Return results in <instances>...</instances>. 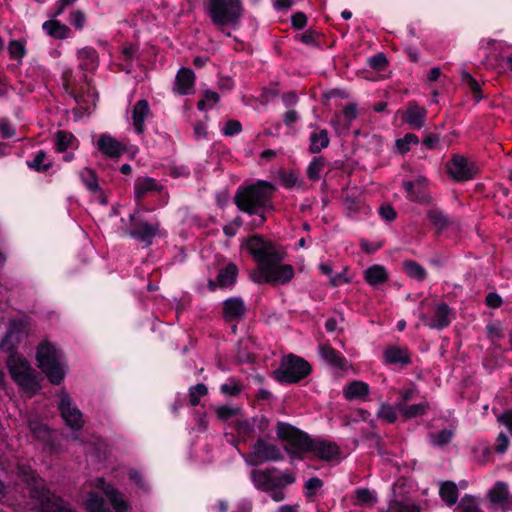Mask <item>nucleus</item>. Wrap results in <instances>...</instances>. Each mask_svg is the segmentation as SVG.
<instances>
[{
    "instance_id": "1",
    "label": "nucleus",
    "mask_w": 512,
    "mask_h": 512,
    "mask_svg": "<svg viewBox=\"0 0 512 512\" xmlns=\"http://www.w3.org/2000/svg\"><path fill=\"white\" fill-rule=\"evenodd\" d=\"M246 246L258 263L250 273L255 283L284 284L293 278L292 266L281 264L283 254L276 250L272 242L264 240L261 235H253L246 240Z\"/></svg>"
},
{
    "instance_id": "2",
    "label": "nucleus",
    "mask_w": 512,
    "mask_h": 512,
    "mask_svg": "<svg viewBox=\"0 0 512 512\" xmlns=\"http://www.w3.org/2000/svg\"><path fill=\"white\" fill-rule=\"evenodd\" d=\"M28 496L39 502L41 512H74L61 498L45 489L44 481L26 464H18L15 471Z\"/></svg>"
},
{
    "instance_id": "3",
    "label": "nucleus",
    "mask_w": 512,
    "mask_h": 512,
    "mask_svg": "<svg viewBox=\"0 0 512 512\" xmlns=\"http://www.w3.org/2000/svg\"><path fill=\"white\" fill-rule=\"evenodd\" d=\"M275 187L266 181H258L238 192L235 196L237 207L249 214H256L258 209L266 207L272 198Z\"/></svg>"
},
{
    "instance_id": "4",
    "label": "nucleus",
    "mask_w": 512,
    "mask_h": 512,
    "mask_svg": "<svg viewBox=\"0 0 512 512\" xmlns=\"http://www.w3.org/2000/svg\"><path fill=\"white\" fill-rule=\"evenodd\" d=\"M311 372V365L303 358L289 354L281 359L278 369L273 372L276 380L281 383H298Z\"/></svg>"
},
{
    "instance_id": "5",
    "label": "nucleus",
    "mask_w": 512,
    "mask_h": 512,
    "mask_svg": "<svg viewBox=\"0 0 512 512\" xmlns=\"http://www.w3.org/2000/svg\"><path fill=\"white\" fill-rule=\"evenodd\" d=\"M240 0H210L208 11L216 25L236 24L242 15Z\"/></svg>"
},
{
    "instance_id": "6",
    "label": "nucleus",
    "mask_w": 512,
    "mask_h": 512,
    "mask_svg": "<svg viewBox=\"0 0 512 512\" xmlns=\"http://www.w3.org/2000/svg\"><path fill=\"white\" fill-rule=\"evenodd\" d=\"M277 435L280 439L288 442L289 446H286V451L295 455L302 452H311L314 440L310 439L309 436L300 431L299 429L286 423H278Z\"/></svg>"
},
{
    "instance_id": "7",
    "label": "nucleus",
    "mask_w": 512,
    "mask_h": 512,
    "mask_svg": "<svg viewBox=\"0 0 512 512\" xmlns=\"http://www.w3.org/2000/svg\"><path fill=\"white\" fill-rule=\"evenodd\" d=\"M446 170L448 175L458 182L471 180L477 174L474 163H469L467 158L459 154L452 155L446 163Z\"/></svg>"
},
{
    "instance_id": "8",
    "label": "nucleus",
    "mask_w": 512,
    "mask_h": 512,
    "mask_svg": "<svg viewBox=\"0 0 512 512\" xmlns=\"http://www.w3.org/2000/svg\"><path fill=\"white\" fill-rule=\"evenodd\" d=\"M282 458L277 446L259 438L253 445V451L246 457V462L251 466H257L267 461H276Z\"/></svg>"
},
{
    "instance_id": "9",
    "label": "nucleus",
    "mask_w": 512,
    "mask_h": 512,
    "mask_svg": "<svg viewBox=\"0 0 512 512\" xmlns=\"http://www.w3.org/2000/svg\"><path fill=\"white\" fill-rule=\"evenodd\" d=\"M59 397V409L67 425L74 430L81 429L83 427L81 412L76 407H72L70 397L66 392H61Z\"/></svg>"
},
{
    "instance_id": "10",
    "label": "nucleus",
    "mask_w": 512,
    "mask_h": 512,
    "mask_svg": "<svg viewBox=\"0 0 512 512\" xmlns=\"http://www.w3.org/2000/svg\"><path fill=\"white\" fill-rule=\"evenodd\" d=\"M427 111L417 103H410L403 114V121L412 129H421L425 125Z\"/></svg>"
},
{
    "instance_id": "11",
    "label": "nucleus",
    "mask_w": 512,
    "mask_h": 512,
    "mask_svg": "<svg viewBox=\"0 0 512 512\" xmlns=\"http://www.w3.org/2000/svg\"><path fill=\"white\" fill-rule=\"evenodd\" d=\"M97 145L102 153L111 158H118L126 152V146L109 135H101Z\"/></svg>"
},
{
    "instance_id": "12",
    "label": "nucleus",
    "mask_w": 512,
    "mask_h": 512,
    "mask_svg": "<svg viewBox=\"0 0 512 512\" xmlns=\"http://www.w3.org/2000/svg\"><path fill=\"white\" fill-rule=\"evenodd\" d=\"M36 358L41 369L59 362L57 350L49 342H43L38 346Z\"/></svg>"
},
{
    "instance_id": "13",
    "label": "nucleus",
    "mask_w": 512,
    "mask_h": 512,
    "mask_svg": "<svg viewBox=\"0 0 512 512\" xmlns=\"http://www.w3.org/2000/svg\"><path fill=\"white\" fill-rule=\"evenodd\" d=\"M275 468L265 469V470H252L251 478L257 489L270 492L275 489V485L273 482V472Z\"/></svg>"
},
{
    "instance_id": "14",
    "label": "nucleus",
    "mask_w": 512,
    "mask_h": 512,
    "mask_svg": "<svg viewBox=\"0 0 512 512\" xmlns=\"http://www.w3.org/2000/svg\"><path fill=\"white\" fill-rule=\"evenodd\" d=\"M223 312L227 321L240 320L246 308L240 298H230L224 302Z\"/></svg>"
},
{
    "instance_id": "15",
    "label": "nucleus",
    "mask_w": 512,
    "mask_h": 512,
    "mask_svg": "<svg viewBox=\"0 0 512 512\" xmlns=\"http://www.w3.org/2000/svg\"><path fill=\"white\" fill-rule=\"evenodd\" d=\"M311 452L325 461H330L339 454V447L332 442L314 441Z\"/></svg>"
},
{
    "instance_id": "16",
    "label": "nucleus",
    "mask_w": 512,
    "mask_h": 512,
    "mask_svg": "<svg viewBox=\"0 0 512 512\" xmlns=\"http://www.w3.org/2000/svg\"><path fill=\"white\" fill-rule=\"evenodd\" d=\"M158 229V225H152L147 222H139L135 224L133 229L130 230V235L150 244L151 239L157 234Z\"/></svg>"
},
{
    "instance_id": "17",
    "label": "nucleus",
    "mask_w": 512,
    "mask_h": 512,
    "mask_svg": "<svg viewBox=\"0 0 512 512\" xmlns=\"http://www.w3.org/2000/svg\"><path fill=\"white\" fill-rule=\"evenodd\" d=\"M385 359L388 363L406 365L410 363V355L406 348H401L399 346H389L386 348Z\"/></svg>"
},
{
    "instance_id": "18",
    "label": "nucleus",
    "mask_w": 512,
    "mask_h": 512,
    "mask_svg": "<svg viewBox=\"0 0 512 512\" xmlns=\"http://www.w3.org/2000/svg\"><path fill=\"white\" fill-rule=\"evenodd\" d=\"M428 408L429 404L427 402L414 405H405L403 402H399L396 404L397 411L400 412L401 416L404 419H410L424 415Z\"/></svg>"
},
{
    "instance_id": "19",
    "label": "nucleus",
    "mask_w": 512,
    "mask_h": 512,
    "mask_svg": "<svg viewBox=\"0 0 512 512\" xmlns=\"http://www.w3.org/2000/svg\"><path fill=\"white\" fill-rule=\"evenodd\" d=\"M194 73L191 69L181 68L176 76V91L187 94L194 84Z\"/></svg>"
},
{
    "instance_id": "20",
    "label": "nucleus",
    "mask_w": 512,
    "mask_h": 512,
    "mask_svg": "<svg viewBox=\"0 0 512 512\" xmlns=\"http://www.w3.org/2000/svg\"><path fill=\"white\" fill-rule=\"evenodd\" d=\"M451 309L445 303L438 304L435 307L433 320L430 324L432 328L442 329L450 324Z\"/></svg>"
},
{
    "instance_id": "21",
    "label": "nucleus",
    "mask_w": 512,
    "mask_h": 512,
    "mask_svg": "<svg viewBox=\"0 0 512 512\" xmlns=\"http://www.w3.org/2000/svg\"><path fill=\"white\" fill-rule=\"evenodd\" d=\"M148 113V102L146 100H139L133 108V125L138 133L144 131V121Z\"/></svg>"
},
{
    "instance_id": "22",
    "label": "nucleus",
    "mask_w": 512,
    "mask_h": 512,
    "mask_svg": "<svg viewBox=\"0 0 512 512\" xmlns=\"http://www.w3.org/2000/svg\"><path fill=\"white\" fill-rule=\"evenodd\" d=\"M98 481L102 484V489L114 509L119 512H125L127 507L123 498L121 497V494L113 486L109 484L105 485L104 479L100 478Z\"/></svg>"
},
{
    "instance_id": "23",
    "label": "nucleus",
    "mask_w": 512,
    "mask_h": 512,
    "mask_svg": "<svg viewBox=\"0 0 512 512\" xmlns=\"http://www.w3.org/2000/svg\"><path fill=\"white\" fill-rule=\"evenodd\" d=\"M365 280L372 286L382 284L387 281L388 273L383 266L374 265L365 271Z\"/></svg>"
},
{
    "instance_id": "24",
    "label": "nucleus",
    "mask_w": 512,
    "mask_h": 512,
    "mask_svg": "<svg viewBox=\"0 0 512 512\" xmlns=\"http://www.w3.org/2000/svg\"><path fill=\"white\" fill-rule=\"evenodd\" d=\"M488 498L493 504L503 505L508 503V486L502 482L496 483V485L489 491Z\"/></svg>"
},
{
    "instance_id": "25",
    "label": "nucleus",
    "mask_w": 512,
    "mask_h": 512,
    "mask_svg": "<svg viewBox=\"0 0 512 512\" xmlns=\"http://www.w3.org/2000/svg\"><path fill=\"white\" fill-rule=\"evenodd\" d=\"M238 269L234 263H229L221 269L217 276V284L220 287H227L232 285L237 277Z\"/></svg>"
},
{
    "instance_id": "26",
    "label": "nucleus",
    "mask_w": 512,
    "mask_h": 512,
    "mask_svg": "<svg viewBox=\"0 0 512 512\" xmlns=\"http://www.w3.org/2000/svg\"><path fill=\"white\" fill-rule=\"evenodd\" d=\"M15 381L29 391H36L39 389V385L36 381L35 370L30 366L25 368Z\"/></svg>"
},
{
    "instance_id": "27",
    "label": "nucleus",
    "mask_w": 512,
    "mask_h": 512,
    "mask_svg": "<svg viewBox=\"0 0 512 512\" xmlns=\"http://www.w3.org/2000/svg\"><path fill=\"white\" fill-rule=\"evenodd\" d=\"M7 366L12 378L15 380L30 365L25 359L11 354L7 359Z\"/></svg>"
},
{
    "instance_id": "28",
    "label": "nucleus",
    "mask_w": 512,
    "mask_h": 512,
    "mask_svg": "<svg viewBox=\"0 0 512 512\" xmlns=\"http://www.w3.org/2000/svg\"><path fill=\"white\" fill-rule=\"evenodd\" d=\"M43 28L47 31V33L57 39H64L67 37L69 32V28L65 25H62L60 22L56 20H49L43 24Z\"/></svg>"
},
{
    "instance_id": "29",
    "label": "nucleus",
    "mask_w": 512,
    "mask_h": 512,
    "mask_svg": "<svg viewBox=\"0 0 512 512\" xmlns=\"http://www.w3.org/2000/svg\"><path fill=\"white\" fill-rule=\"evenodd\" d=\"M368 385L364 382L353 381L345 389L347 399L363 398L368 394Z\"/></svg>"
},
{
    "instance_id": "30",
    "label": "nucleus",
    "mask_w": 512,
    "mask_h": 512,
    "mask_svg": "<svg viewBox=\"0 0 512 512\" xmlns=\"http://www.w3.org/2000/svg\"><path fill=\"white\" fill-rule=\"evenodd\" d=\"M440 495L449 505H453L458 499V489L455 483L447 481L441 485Z\"/></svg>"
},
{
    "instance_id": "31",
    "label": "nucleus",
    "mask_w": 512,
    "mask_h": 512,
    "mask_svg": "<svg viewBox=\"0 0 512 512\" xmlns=\"http://www.w3.org/2000/svg\"><path fill=\"white\" fill-rule=\"evenodd\" d=\"M311 146L310 151L312 153H319L323 148H326L329 144L328 132L323 129L319 133L311 135Z\"/></svg>"
},
{
    "instance_id": "32",
    "label": "nucleus",
    "mask_w": 512,
    "mask_h": 512,
    "mask_svg": "<svg viewBox=\"0 0 512 512\" xmlns=\"http://www.w3.org/2000/svg\"><path fill=\"white\" fill-rule=\"evenodd\" d=\"M321 354L323 358L329 362L331 365L336 367H343L345 364V360L341 358L336 350L329 345H322L320 347Z\"/></svg>"
},
{
    "instance_id": "33",
    "label": "nucleus",
    "mask_w": 512,
    "mask_h": 512,
    "mask_svg": "<svg viewBox=\"0 0 512 512\" xmlns=\"http://www.w3.org/2000/svg\"><path fill=\"white\" fill-rule=\"evenodd\" d=\"M74 140L75 137L72 133L63 130L57 131L55 137V145L57 151L60 153L65 152Z\"/></svg>"
},
{
    "instance_id": "34",
    "label": "nucleus",
    "mask_w": 512,
    "mask_h": 512,
    "mask_svg": "<svg viewBox=\"0 0 512 512\" xmlns=\"http://www.w3.org/2000/svg\"><path fill=\"white\" fill-rule=\"evenodd\" d=\"M41 370L46 374L49 381L54 385H59L64 378V371L60 365V362L47 366Z\"/></svg>"
},
{
    "instance_id": "35",
    "label": "nucleus",
    "mask_w": 512,
    "mask_h": 512,
    "mask_svg": "<svg viewBox=\"0 0 512 512\" xmlns=\"http://www.w3.org/2000/svg\"><path fill=\"white\" fill-rule=\"evenodd\" d=\"M462 82L465 83L471 92L473 93L474 99L479 102L483 99L482 90L480 84L471 76L469 72H461Z\"/></svg>"
},
{
    "instance_id": "36",
    "label": "nucleus",
    "mask_w": 512,
    "mask_h": 512,
    "mask_svg": "<svg viewBox=\"0 0 512 512\" xmlns=\"http://www.w3.org/2000/svg\"><path fill=\"white\" fill-rule=\"evenodd\" d=\"M404 269L406 273L419 281L423 280L426 276L424 268L413 260H407L404 262Z\"/></svg>"
},
{
    "instance_id": "37",
    "label": "nucleus",
    "mask_w": 512,
    "mask_h": 512,
    "mask_svg": "<svg viewBox=\"0 0 512 512\" xmlns=\"http://www.w3.org/2000/svg\"><path fill=\"white\" fill-rule=\"evenodd\" d=\"M87 509L89 512H111L105 507L104 499L94 493L90 494L87 501Z\"/></svg>"
},
{
    "instance_id": "38",
    "label": "nucleus",
    "mask_w": 512,
    "mask_h": 512,
    "mask_svg": "<svg viewBox=\"0 0 512 512\" xmlns=\"http://www.w3.org/2000/svg\"><path fill=\"white\" fill-rule=\"evenodd\" d=\"M419 138L413 133H407L404 138L396 140V147L401 154L407 153L410 144H418Z\"/></svg>"
},
{
    "instance_id": "39",
    "label": "nucleus",
    "mask_w": 512,
    "mask_h": 512,
    "mask_svg": "<svg viewBox=\"0 0 512 512\" xmlns=\"http://www.w3.org/2000/svg\"><path fill=\"white\" fill-rule=\"evenodd\" d=\"M428 218L439 231L445 229L449 224L445 215L438 210H430L428 212Z\"/></svg>"
},
{
    "instance_id": "40",
    "label": "nucleus",
    "mask_w": 512,
    "mask_h": 512,
    "mask_svg": "<svg viewBox=\"0 0 512 512\" xmlns=\"http://www.w3.org/2000/svg\"><path fill=\"white\" fill-rule=\"evenodd\" d=\"M21 327H22V323H20V322L17 323L15 321L11 322L10 330L8 331V333L5 336V338L0 343V348L1 349H7L8 351H10L13 348V344L11 343V339H12V337L14 336V334L16 332H20L21 331Z\"/></svg>"
},
{
    "instance_id": "41",
    "label": "nucleus",
    "mask_w": 512,
    "mask_h": 512,
    "mask_svg": "<svg viewBox=\"0 0 512 512\" xmlns=\"http://www.w3.org/2000/svg\"><path fill=\"white\" fill-rule=\"evenodd\" d=\"M324 166V159L322 157L315 158L309 165L307 174L309 179L318 180L320 178V171Z\"/></svg>"
},
{
    "instance_id": "42",
    "label": "nucleus",
    "mask_w": 512,
    "mask_h": 512,
    "mask_svg": "<svg viewBox=\"0 0 512 512\" xmlns=\"http://www.w3.org/2000/svg\"><path fill=\"white\" fill-rule=\"evenodd\" d=\"M157 188L153 179L147 178L136 186L135 194L136 198L141 199L148 191L155 190Z\"/></svg>"
},
{
    "instance_id": "43",
    "label": "nucleus",
    "mask_w": 512,
    "mask_h": 512,
    "mask_svg": "<svg viewBox=\"0 0 512 512\" xmlns=\"http://www.w3.org/2000/svg\"><path fill=\"white\" fill-rule=\"evenodd\" d=\"M453 436L452 430L444 429L438 433L431 434V438L434 444L438 446H444L448 444Z\"/></svg>"
},
{
    "instance_id": "44",
    "label": "nucleus",
    "mask_w": 512,
    "mask_h": 512,
    "mask_svg": "<svg viewBox=\"0 0 512 512\" xmlns=\"http://www.w3.org/2000/svg\"><path fill=\"white\" fill-rule=\"evenodd\" d=\"M404 187L407 190V192L410 194L411 199L417 200L420 202H429L430 201V197L423 194L420 191V189L417 192L414 190V187H415L414 182H412V181L404 182Z\"/></svg>"
},
{
    "instance_id": "45",
    "label": "nucleus",
    "mask_w": 512,
    "mask_h": 512,
    "mask_svg": "<svg viewBox=\"0 0 512 512\" xmlns=\"http://www.w3.org/2000/svg\"><path fill=\"white\" fill-rule=\"evenodd\" d=\"M208 393V389L204 384H197L190 390V403L192 406H197L200 402L199 396H205Z\"/></svg>"
},
{
    "instance_id": "46",
    "label": "nucleus",
    "mask_w": 512,
    "mask_h": 512,
    "mask_svg": "<svg viewBox=\"0 0 512 512\" xmlns=\"http://www.w3.org/2000/svg\"><path fill=\"white\" fill-rule=\"evenodd\" d=\"M9 54L12 58L21 59L25 54V47L20 41L13 40L8 45Z\"/></svg>"
},
{
    "instance_id": "47",
    "label": "nucleus",
    "mask_w": 512,
    "mask_h": 512,
    "mask_svg": "<svg viewBox=\"0 0 512 512\" xmlns=\"http://www.w3.org/2000/svg\"><path fill=\"white\" fill-rule=\"evenodd\" d=\"M217 416L222 420H227L240 413L239 408H232L229 406H218L216 409Z\"/></svg>"
},
{
    "instance_id": "48",
    "label": "nucleus",
    "mask_w": 512,
    "mask_h": 512,
    "mask_svg": "<svg viewBox=\"0 0 512 512\" xmlns=\"http://www.w3.org/2000/svg\"><path fill=\"white\" fill-rule=\"evenodd\" d=\"M396 410H397L396 406L392 407L389 405H382V407L378 413V416L380 418L385 419L389 423H393L397 418Z\"/></svg>"
},
{
    "instance_id": "49",
    "label": "nucleus",
    "mask_w": 512,
    "mask_h": 512,
    "mask_svg": "<svg viewBox=\"0 0 512 512\" xmlns=\"http://www.w3.org/2000/svg\"><path fill=\"white\" fill-rule=\"evenodd\" d=\"M458 508L460 512H482L473 498H463Z\"/></svg>"
},
{
    "instance_id": "50",
    "label": "nucleus",
    "mask_w": 512,
    "mask_h": 512,
    "mask_svg": "<svg viewBox=\"0 0 512 512\" xmlns=\"http://www.w3.org/2000/svg\"><path fill=\"white\" fill-rule=\"evenodd\" d=\"M374 502V497L368 489H359L356 491V504L364 505Z\"/></svg>"
},
{
    "instance_id": "51",
    "label": "nucleus",
    "mask_w": 512,
    "mask_h": 512,
    "mask_svg": "<svg viewBox=\"0 0 512 512\" xmlns=\"http://www.w3.org/2000/svg\"><path fill=\"white\" fill-rule=\"evenodd\" d=\"M370 65L373 69L381 71L388 65V60L383 53H379L370 59Z\"/></svg>"
},
{
    "instance_id": "52",
    "label": "nucleus",
    "mask_w": 512,
    "mask_h": 512,
    "mask_svg": "<svg viewBox=\"0 0 512 512\" xmlns=\"http://www.w3.org/2000/svg\"><path fill=\"white\" fill-rule=\"evenodd\" d=\"M242 130V125L237 120H229L227 121L224 127V134L226 136H232L236 133H239Z\"/></svg>"
},
{
    "instance_id": "53",
    "label": "nucleus",
    "mask_w": 512,
    "mask_h": 512,
    "mask_svg": "<svg viewBox=\"0 0 512 512\" xmlns=\"http://www.w3.org/2000/svg\"><path fill=\"white\" fill-rule=\"evenodd\" d=\"M323 485V482L319 478H310L305 483V488L307 489V496L312 497L315 494V491L321 488Z\"/></svg>"
},
{
    "instance_id": "54",
    "label": "nucleus",
    "mask_w": 512,
    "mask_h": 512,
    "mask_svg": "<svg viewBox=\"0 0 512 512\" xmlns=\"http://www.w3.org/2000/svg\"><path fill=\"white\" fill-rule=\"evenodd\" d=\"M295 481V477L293 474H283L280 477L273 480L275 489L276 488H284L288 484H292Z\"/></svg>"
},
{
    "instance_id": "55",
    "label": "nucleus",
    "mask_w": 512,
    "mask_h": 512,
    "mask_svg": "<svg viewBox=\"0 0 512 512\" xmlns=\"http://www.w3.org/2000/svg\"><path fill=\"white\" fill-rule=\"evenodd\" d=\"M235 429L239 434L249 435L253 428L252 425L247 420H237L235 422Z\"/></svg>"
},
{
    "instance_id": "56",
    "label": "nucleus",
    "mask_w": 512,
    "mask_h": 512,
    "mask_svg": "<svg viewBox=\"0 0 512 512\" xmlns=\"http://www.w3.org/2000/svg\"><path fill=\"white\" fill-rule=\"evenodd\" d=\"M388 512H420L419 508L414 505H404L401 503H396L390 507Z\"/></svg>"
},
{
    "instance_id": "57",
    "label": "nucleus",
    "mask_w": 512,
    "mask_h": 512,
    "mask_svg": "<svg viewBox=\"0 0 512 512\" xmlns=\"http://www.w3.org/2000/svg\"><path fill=\"white\" fill-rule=\"evenodd\" d=\"M45 157V153L43 151H40L34 158L33 163L30 164V166L37 170L47 171L50 168L51 164H45L41 166V163L43 162Z\"/></svg>"
},
{
    "instance_id": "58",
    "label": "nucleus",
    "mask_w": 512,
    "mask_h": 512,
    "mask_svg": "<svg viewBox=\"0 0 512 512\" xmlns=\"http://www.w3.org/2000/svg\"><path fill=\"white\" fill-rule=\"evenodd\" d=\"M379 213L387 221H393L396 218V212L390 205H382L379 209Z\"/></svg>"
},
{
    "instance_id": "59",
    "label": "nucleus",
    "mask_w": 512,
    "mask_h": 512,
    "mask_svg": "<svg viewBox=\"0 0 512 512\" xmlns=\"http://www.w3.org/2000/svg\"><path fill=\"white\" fill-rule=\"evenodd\" d=\"M307 22V17L302 12H297L292 16V25L296 29H302Z\"/></svg>"
},
{
    "instance_id": "60",
    "label": "nucleus",
    "mask_w": 512,
    "mask_h": 512,
    "mask_svg": "<svg viewBox=\"0 0 512 512\" xmlns=\"http://www.w3.org/2000/svg\"><path fill=\"white\" fill-rule=\"evenodd\" d=\"M486 304L491 308H498L502 304V299L498 294L491 292L486 296Z\"/></svg>"
},
{
    "instance_id": "61",
    "label": "nucleus",
    "mask_w": 512,
    "mask_h": 512,
    "mask_svg": "<svg viewBox=\"0 0 512 512\" xmlns=\"http://www.w3.org/2000/svg\"><path fill=\"white\" fill-rule=\"evenodd\" d=\"M33 434L39 439H46L48 437V428L42 424H36L31 427Z\"/></svg>"
},
{
    "instance_id": "62",
    "label": "nucleus",
    "mask_w": 512,
    "mask_h": 512,
    "mask_svg": "<svg viewBox=\"0 0 512 512\" xmlns=\"http://www.w3.org/2000/svg\"><path fill=\"white\" fill-rule=\"evenodd\" d=\"M86 172L89 175V179L86 180L87 187L92 191L98 190L99 186H98L97 177L95 175V172L88 168L86 169Z\"/></svg>"
},
{
    "instance_id": "63",
    "label": "nucleus",
    "mask_w": 512,
    "mask_h": 512,
    "mask_svg": "<svg viewBox=\"0 0 512 512\" xmlns=\"http://www.w3.org/2000/svg\"><path fill=\"white\" fill-rule=\"evenodd\" d=\"M498 444L495 447L496 452L502 453L504 452L509 444V439L504 433H500L497 438Z\"/></svg>"
},
{
    "instance_id": "64",
    "label": "nucleus",
    "mask_w": 512,
    "mask_h": 512,
    "mask_svg": "<svg viewBox=\"0 0 512 512\" xmlns=\"http://www.w3.org/2000/svg\"><path fill=\"white\" fill-rule=\"evenodd\" d=\"M343 114L349 120H353L357 117V106L354 103L347 104L343 109Z\"/></svg>"
}]
</instances>
